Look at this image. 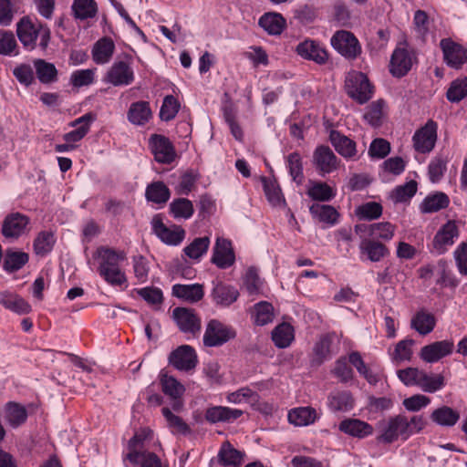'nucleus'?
Instances as JSON below:
<instances>
[{"instance_id":"f257e3e1","label":"nucleus","mask_w":467,"mask_h":467,"mask_svg":"<svg viewBox=\"0 0 467 467\" xmlns=\"http://www.w3.org/2000/svg\"><path fill=\"white\" fill-rule=\"evenodd\" d=\"M153 441V432L149 428H141L129 441L128 452L123 455V464L129 467H167L164 466L154 452L150 451V444Z\"/></svg>"},{"instance_id":"f03ea898","label":"nucleus","mask_w":467,"mask_h":467,"mask_svg":"<svg viewBox=\"0 0 467 467\" xmlns=\"http://www.w3.org/2000/svg\"><path fill=\"white\" fill-rule=\"evenodd\" d=\"M94 257L99 261L98 273L108 284L120 286L127 283L126 275L120 267L121 264L127 260L124 250L99 246Z\"/></svg>"},{"instance_id":"7ed1b4c3","label":"nucleus","mask_w":467,"mask_h":467,"mask_svg":"<svg viewBox=\"0 0 467 467\" xmlns=\"http://www.w3.org/2000/svg\"><path fill=\"white\" fill-rule=\"evenodd\" d=\"M16 35L27 51H33L37 47L41 51H46L51 39V31L47 25L27 16L17 22Z\"/></svg>"},{"instance_id":"20e7f679","label":"nucleus","mask_w":467,"mask_h":467,"mask_svg":"<svg viewBox=\"0 0 467 467\" xmlns=\"http://www.w3.org/2000/svg\"><path fill=\"white\" fill-rule=\"evenodd\" d=\"M345 83L348 95L359 104H364L372 98L373 87L364 73L358 71L348 73Z\"/></svg>"},{"instance_id":"39448f33","label":"nucleus","mask_w":467,"mask_h":467,"mask_svg":"<svg viewBox=\"0 0 467 467\" xmlns=\"http://www.w3.org/2000/svg\"><path fill=\"white\" fill-rule=\"evenodd\" d=\"M438 140V124L433 119H428L427 122L416 130L411 142L416 152L428 154L435 148Z\"/></svg>"},{"instance_id":"423d86ee","label":"nucleus","mask_w":467,"mask_h":467,"mask_svg":"<svg viewBox=\"0 0 467 467\" xmlns=\"http://www.w3.org/2000/svg\"><path fill=\"white\" fill-rule=\"evenodd\" d=\"M443 62L451 68L459 70L467 64V47L450 37L440 41Z\"/></svg>"},{"instance_id":"0eeeda50","label":"nucleus","mask_w":467,"mask_h":467,"mask_svg":"<svg viewBox=\"0 0 467 467\" xmlns=\"http://www.w3.org/2000/svg\"><path fill=\"white\" fill-rule=\"evenodd\" d=\"M127 60L115 61L104 76L103 81L114 87H125L130 85L135 75L131 67V57L126 55Z\"/></svg>"},{"instance_id":"6e6552de","label":"nucleus","mask_w":467,"mask_h":467,"mask_svg":"<svg viewBox=\"0 0 467 467\" xmlns=\"http://www.w3.org/2000/svg\"><path fill=\"white\" fill-rule=\"evenodd\" d=\"M153 234L164 244L177 246L185 238L184 229L176 224L166 225L160 214L155 215L151 220Z\"/></svg>"},{"instance_id":"1a4fd4ad","label":"nucleus","mask_w":467,"mask_h":467,"mask_svg":"<svg viewBox=\"0 0 467 467\" xmlns=\"http://www.w3.org/2000/svg\"><path fill=\"white\" fill-rule=\"evenodd\" d=\"M407 417L401 414L391 417L382 426L381 433L378 436V441L383 443H392L399 438L403 441L409 439L407 431Z\"/></svg>"},{"instance_id":"9d476101","label":"nucleus","mask_w":467,"mask_h":467,"mask_svg":"<svg viewBox=\"0 0 467 467\" xmlns=\"http://www.w3.org/2000/svg\"><path fill=\"white\" fill-rule=\"evenodd\" d=\"M332 47L348 58H356L361 52L358 38L349 31L339 30L331 37Z\"/></svg>"},{"instance_id":"9b49d317","label":"nucleus","mask_w":467,"mask_h":467,"mask_svg":"<svg viewBox=\"0 0 467 467\" xmlns=\"http://www.w3.org/2000/svg\"><path fill=\"white\" fill-rule=\"evenodd\" d=\"M416 56L414 52L407 47H397L390 57L389 72L393 77L401 78L411 69Z\"/></svg>"},{"instance_id":"f8f14e48","label":"nucleus","mask_w":467,"mask_h":467,"mask_svg":"<svg viewBox=\"0 0 467 467\" xmlns=\"http://www.w3.org/2000/svg\"><path fill=\"white\" fill-rule=\"evenodd\" d=\"M150 149L159 163L171 164L176 158V150L172 142L165 136L154 134L150 138Z\"/></svg>"},{"instance_id":"ddd939ff","label":"nucleus","mask_w":467,"mask_h":467,"mask_svg":"<svg viewBox=\"0 0 467 467\" xmlns=\"http://www.w3.org/2000/svg\"><path fill=\"white\" fill-rule=\"evenodd\" d=\"M234 335L230 327L213 319L208 323L203 342L208 347H218L233 338Z\"/></svg>"},{"instance_id":"4468645a","label":"nucleus","mask_w":467,"mask_h":467,"mask_svg":"<svg viewBox=\"0 0 467 467\" xmlns=\"http://www.w3.org/2000/svg\"><path fill=\"white\" fill-rule=\"evenodd\" d=\"M211 261L220 269L231 267L235 262L232 242L223 237H218L213 246Z\"/></svg>"},{"instance_id":"2eb2a0df","label":"nucleus","mask_w":467,"mask_h":467,"mask_svg":"<svg viewBox=\"0 0 467 467\" xmlns=\"http://www.w3.org/2000/svg\"><path fill=\"white\" fill-rule=\"evenodd\" d=\"M169 362L178 370L189 371L196 367L198 359L193 348L182 345L171 352Z\"/></svg>"},{"instance_id":"dca6fc26","label":"nucleus","mask_w":467,"mask_h":467,"mask_svg":"<svg viewBox=\"0 0 467 467\" xmlns=\"http://www.w3.org/2000/svg\"><path fill=\"white\" fill-rule=\"evenodd\" d=\"M358 249L360 260L371 263H379L389 254V250L383 243L368 237H361Z\"/></svg>"},{"instance_id":"f3484780","label":"nucleus","mask_w":467,"mask_h":467,"mask_svg":"<svg viewBox=\"0 0 467 467\" xmlns=\"http://www.w3.org/2000/svg\"><path fill=\"white\" fill-rule=\"evenodd\" d=\"M97 119V114L89 111L79 118L69 122L68 126L74 128L73 130L64 134L63 140L75 145L80 141L90 130L91 125Z\"/></svg>"},{"instance_id":"a211bd4d","label":"nucleus","mask_w":467,"mask_h":467,"mask_svg":"<svg viewBox=\"0 0 467 467\" xmlns=\"http://www.w3.org/2000/svg\"><path fill=\"white\" fill-rule=\"evenodd\" d=\"M355 230L358 234H365V237L389 242L394 237L396 226L389 222H380L370 224H357Z\"/></svg>"},{"instance_id":"6ab92c4d","label":"nucleus","mask_w":467,"mask_h":467,"mask_svg":"<svg viewBox=\"0 0 467 467\" xmlns=\"http://www.w3.org/2000/svg\"><path fill=\"white\" fill-rule=\"evenodd\" d=\"M459 236L458 227L453 221H448L436 233L432 245L438 254H444L449 246H451Z\"/></svg>"},{"instance_id":"aec40b11","label":"nucleus","mask_w":467,"mask_h":467,"mask_svg":"<svg viewBox=\"0 0 467 467\" xmlns=\"http://www.w3.org/2000/svg\"><path fill=\"white\" fill-rule=\"evenodd\" d=\"M296 51L301 57L312 60L319 65L325 64L328 59L326 48L316 40L306 39L300 42L296 46Z\"/></svg>"},{"instance_id":"412c9836","label":"nucleus","mask_w":467,"mask_h":467,"mask_svg":"<svg viewBox=\"0 0 467 467\" xmlns=\"http://www.w3.org/2000/svg\"><path fill=\"white\" fill-rule=\"evenodd\" d=\"M454 345L451 340L435 341L424 346L420 350V357L427 363H435L451 354Z\"/></svg>"},{"instance_id":"4be33fe9","label":"nucleus","mask_w":467,"mask_h":467,"mask_svg":"<svg viewBox=\"0 0 467 467\" xmlns=\"http://www.w3.org/2000/svg\"><path fill=\"white\" fill-rule=\"evenodd\" d=\"M29 218L20 213H13L5 217L2 226V234L6 238H17L25 234Z\"/></svg>"},{"instance_id":"5701e85b","label":"nucleus","mask_w":467,"mask_h":467,"mask_svg":"<svg viewBox=\"0 0 467 467\" xmlns=\"http://www.w3.org/2000/svg\"><path fill=\"white\" fill-rule=\"evenodd\" d=\"M314 164L322 175L331 173L337 167V159L327 146H319L314 152Z\"/></svg>"},{"instance_id":"b1692460","label":"nucleus","mask_w":467,"mask_h":467,"mask_svg":"<svg viewBox=\"0 0 467 467\" xmlns=\"http://www.w3.org/2000/svg\"><path fill=\"white\" fill-rule=\"evenodd\" d=\"M338 430L354 438L364 439L373 433V427L359 419L348 418L340 421Z\"/></svg>"},{"instance_id":"393cba45","label":"nucleus","mask_w":467,"mask_h":467,"mask_svg":"<svg viewBox=\"0 0 467 467\" xmlns=\"http://www.w3.org/2000/svg\"><path fill=\"white\" fill-rule=\"evenodd\" d=\"M115 43L109 36H103L96 41L91 49L92 59L97 65L108 64L115 52Z\"/></svg>"},{"instance_id":"a878e982","label":"nucleus","mask_w":467,"mask_h":467,"mask_svg":"<svg viewBox=\"0 0 467 467\" xmlns=\"http://www.w3.org/2000/svg\"><path fill=\"white\" fill-rule=\"evenodd\" d=\"M320 418V413L312 407H297L290 410L287 414L289 423L305 427L314 424Z\"/></svg>"},{"instance_id":"bb28decb","label":"nucleus","mask_w":467,"mask_h":467,"mask_svg":"<svg viewBox=\"0 0 467 467\" xmlns=\"http://www.w3.org/2000/svg\"><path fill=\"white\" fill-rule=\"evenodd\" d=\"M173 317L182 332L195 334L201 329L200 319L192 310L177 307L173 310Z\"/></svg>"},{"instance_id":"cd10ccee","label":"nucleus","mask_w":467,"mask_h":467,"mask_svg":"<svg viewBox=\"0 0 467 467\" xmlns=\"http://www.w3.org/2000/svg\"><path fill=\"white\" fill-rule=\"evenodd\" d=\"M161 385L163 393L173 400L172 408L175 410H179L182 405L180 399L185 391L184 386L174 377L167 374L161 375Z\"/></svg>"},{"instance_id":"c85d7f7f","label":"nucleus","mask_w":467,"mask_h":467,"mask_svg":"<svg viewBox=\"0 0 467 467\" xmlns=\"http://www.w3.org/2000/svg\"><path fill=\"white\" fill-rule=\"evenodd\" d=\"M244 414L239 409H233L224 406H213L206 410L205 419L210 423L230 422L237 420Z\"/></svg>"},{"instance_id":"c756f323","label":"nucleus","mask_w":467,"mask_h":467,"mask_svg":"<svg viewBox=\"0 0 467 467\" xmlns=\"http://www.w3.org/2000/svg\"><path fill=\"white\" fill-rule=\"evenodd\" d=\"M309 212L315 220L323 223L326 227L334 226L338 222L339 213L331 205L313 203Z\"/></svg>"},{"instance_id":"7c9ffc66","label":"nucleus","mask_w":467,"mask_h":467,"mask_svg":"<svg viewBox=\"0 0 467 467\" xmlns=\"http://www.w3.org/2000/svg\"><path fill=\"white\" fill-rule=\"evenodd\" d=\"M0 304L6 309L18 314L26 315L31 312V306L19 295L4 291L0 293Z\"/></svg>"},{"instance_id":"2f4dec72","label":"nucleus","mask_w":467,"mask_h":467,"mask_svg":"<svg viewBox=\"0 0 467 467\" xmlns=\"http://www.w3.org/2000/svg\"><path fill=\"white\" fill-rule=\"evenodd\" d=\"M329 140L338 154L344 158L350 159L356 156V142L337 130H332Z\"/></svg>"},{"instance_id":"473e14b6","label":"nucleus","mask_w":467,"mask_h":467,"mask_svg":"<svg viewBox=\"0 0 467 467\" xmlns=\"http://www.w3.org/2000/svg\"><path fill=\"white\" fill-rule=\"evenodd\" d=\"M460 412L451 407L442 405L434 410L430 415L433 423L441 427H453L460 420Z\"/></svg>"},{"instance_id":"72a5a7b5","label":"nucleus","mask_w":467,"mask_h":467,"mask_svg":"<svg viewBox=\"0 0 467 467\" xmlns=\"http://www.w3.org/2000/svg\"><path fill=\"white\" fill-rule=\"evenodd\" d=\"M244 457V453L234 448L228 441L223 442L218 451V461L223 466L240 467Z\"/></svg>"},{"instance_id":"f704fd0d","label":"nucleus","mask_w":467,"mask_h":467,"mask_svg":"<svg viewBox=\"0 0 467 467\" xmlns=\"http://www.w3.org/2000/svg\"><path fill=\"white\" fill-rule=\"evenodd\" d=\"M327 406L333 412L349 411L354 408V399L348 390L334 391L327 398Z\"/></svg>"},{"instance_id":"c9c22d12","label":"nucleus","mask_w":467,"mask_h":467,"mask_svg":"<svg viewBox=\"0 0 467 467\" xmlns=\"http://www.w3.org/2000/svg\"><path fill=\"white\" fill-rule=\"evenodd\" d=\"M259 26L269 35H281L286 26V21L282 15L275 12L265 13L258 21Z\"/></svg>"},{"instance_id":"e433bc0d","label":"nucleus","mask_w":467,"mask_h":467,"mask_svg":"<svg viewBox=\"0 0 467 467\" xmlns=\"http://www.w3.org/2000/svg\"><path fill=\"white\" fill-rule=\"evenodd\" d=\"M200 174L193 169L183 171L173 184L174 191L178 195H189L196 187Z\"/></svg>"},{"instance_id":"4c0bfd02","label":"nucleus","mask_w":467,"mask_h":467,"mask_svg":"<svg viewBox=\"0 0 467 467\" xmlns=\"http://www.w3.org/2000/svg\"><path fill=\"white\" fill-rule=\"evenodd\" d=\"M213 301L222 306H229L239 297L238 290L229 285L217 284L212 292Z\"/></svg>"},{"instance_id":"58836bf2","label":"nucleus","mask_w":467,"mask_h":467,"mask_svg":"<svg viewBox=\"0 0 467 467\" xmlns=\"http://www.w3.org/2000/svg\"><path fill=\"white\" fill-rule=\"evenodd\" d=\"M435 317L425 310H420L412 317L410 327L420 335L430 334L435 327Z\"/></svg>"},{"instance_id":"ea45409f","label":"nucleus","mask_w":467,"mask_h":467,"mask_svg":"<svg viewBox=\"0 0 467 467\" xmlns=\"http://www.w3.org/2000/svg\"><path fill=\"white\" fill-rule=\"evenodd\" d=\"M27 416L26 409L19 403L8 402L5 407V420L14 429L24 424Z\"/></svg>"},{"instance_id":"a19ab883","label":"nucleus","mask_w":467,"mask_h":467,"mask_svg":"<svg viewBox=\"0 0 467 467\" xmlns=\"http://www.w3.org/2000/svg\"><path fill=\"white\" fill-rule=\"evenodd\" d=\"M172 295L178 298L193 303L202 298L203 289L202 285L199 284H176L172 286Z\"/></svg>"},{"instance_id":"79ce46f5","label":"nucleus","mask_w":467,"mask_h":467,"mask_svg":"<svg viewBox=\"0 0 467 467\" xmlns=\"http://www.w3.org/2000/svg\"><path fill=\"white\" fill-rule=\"evenodd\" d=\"M145 196L148 202L163 205L165 204L170 197L171 192L164 182L158 181L149 184L145 191Z\"/></svg>"},{"instance_id":"37998d69","label":"nucleus","mask_w":467,"mask_h":467,"mask_svg":"<svg viewBox=\"0 0 467 467\" xmlns=\"http://www.w3.org/2000/svg\"><path fill=\"white\" fill-rule=\"evenodd\" d=\"M171 215L176 220H188L194 213L192 202L187 198H175L169 205Z\"/></svg>"},{"instance_id":"c03bdc74","label":"nucleus","mask_w":467,"mask_h":467,"mask_svg":"<svg viewBox=\"0 0 467 467\" xmlns=\"http://www.w3.org/2000/svg\"><path fill=\"white\" fill-rule=\"evenodd\" d=\"M151 110L147 101H137L130 105L128 111V119L134 125H144L149 121Z\"/></svg>"},{"instance_id":"a18cd8bd","label":"nucleus","mask_w":467,"mask_h":467,"mask_svg":"<svg viewBox=\"0 0 467 467\" xmlns=\"http://www.w3.org/2000/svg\"><path fill=\"white\" fill-rule=\"evenodd\" d=\"M450 199L448 195L438 192L425 197L420 203V209L423 213H431L448 207Z\"/></svg>"},{"instance_id":"49530a36","label":"nucleus","mask_w":467,"mask_h":467,"mask_svg":"<svg viewBox=\"0 0 467 467\" xmlns=\"http://www.w3.org/2000/svg\"><path fill=\"white\" fill-rule=\"evenodd\" d=\"M210 244L208 236L196 237L183 248V253L190 259L199 262L206 254Z\"/></svg>"},{"instance_id":"de8ad7c7","label":"nucleus","mask_w":467,"mask_h":467,"mask_svg":"<svg viewBox=\"0 0 467 467\" xmlns=\"http://www.w3.org/2000/svg\"><path fill=\"white\" fill-rule=\"evenodd\" d=\"M295 338L294 327L288 323H282L272 331V340L279 348L289 347Z\"/></svg>"},{"instance_id":"09e8293b","label":"nucleus","mask_w":467,"mask_h":467,"mask_svg":"<svg viewBox=\"0 0 467 467\" xmlns=\"http://www.w3.org/2000/svg\"><path fill=\"white\" fill-rule=\"evenodd\" d=\"M262 182L265 194L270 204L276 207L284 206L285 200L276 181L264 177Z\"/></svg>"},{"instance_id":"8fccbe9b","label":"nucleus","mask_w":467,"mask_h":467,"mask_svg":"<svg viewBox=\"0 0 467 467\" xmlns=\"http://www.w3.org/2000/svg\"><path fill=\"white\" fill-rule=\"evenodd\" d=\"M34 67L41 83L49 84L57 80V70L53 63L38 58L34 61Z\"/></svg>"},{"instance_id":"3c124183","label":"nucleus","mask_w":467,"mask_h":467,"mask_svg":"<svg viewBox=\"0 0 467 467\" xmlns=\"http://www.w3.org/2000/svg\"><path fill=\"white\" fill-rule=\"evenodd\" d=\"M253 320L257 326H265L274 320V307L266 301H261L254 306Z\"/></svg>"},{"instance_id":"603ef678","label":"nucleus","mask_w":467,"mask_h":467,"mask_svg":"<svg viewBox=\"0 0 467 467\" xmlns=\"http://www.w3.org/2000/svg\"><path fill=\"white\" fill-rule=\"evenodd\" d=\"M307 194L313 200L328 202L336 196L337 191L326 182H313L307 189Z\"/></svg>"},{"instance_id":"864d4df0","label":"nucleus","mask_w":467,"mask_h":467,"mask_svg":"<svg viewBox=\"0 0 467 467\" xmlns=\"http://www.w3.org/2000/svg\"><path fill=\"white\" fill-rule=\"evenodd\" d=\"M72 12L76 18L85 20L97 15L98 6L94 0H74Z\"/></svg>"},{"instance_id":"5fc2aeb1","label":"nucleus","mask_w":467,"mask_h":467,"mask_svg":"<svg viewBox=\"0 0 467 467\" xmlns=\"http://www.w3.org/2000/svg\"><path fill=\"white\" fill-rule=\"evenodd\" d=\"M467 97V77L457 78L451 81L446 99L451 103H458Z\"/></svg>"},{"instance_id":"6e6d98bb","label":"nucleus","mask_w":467,"mask_h":467,"mask_svg":"<svg viewBox=\"0 0 467 467\" xmlns=\"http://www.w3.org/2000/svg\"><path fill=\"white\" fill-rule=\"evenodd\" d=\"M96 68L78 69L71 73L69 83L74 88L88 87L95 83Z\"/></svg>"},{"instance_id":"4d7b16f0","label":"nucleus","mask_w":467,"mask_h":467,"mask_svg":"<svg viewBox=\"0 0 467 467\" xmlns=\"http://www.w3.org/2000/svg\"><path fill=\"white\" fill-rule=\"evenodd\" d=\"M415 341L411 338H405L400 340L395 346L394 350L390 353L393 362L400 363L410 361L413 355V346Z\"/></svg>"},{"instance_id":"13d9d810","label":"nucleus","mask_w":467,"mask_h":467,"mask_svg":"<svg viewBox=\"0 0 467 467\" xmlns=\"http://www.w3.org/2000/svg\"><path fill=\"white\" fill-rule=\"evenodd\" d=\"M444 377L441 374H428L422 370L419 380V388L425 392L434 393L444 387Z\"/></svg>"},{"instance_id":"bf43d9fd","label":"nucleus","mask_w":467,"mask_h":467,"mask_svg":"<svg viewBox=\"0 0 467 467\" xmlns=\"http://www.w3.org/2000/svg\"><path fill=\"white\" fill-rule=\"evenodd\" d=\"M448 160L441 155L435 156L428 165V177L431 183L441 181L447 171Z\"/></svg>"},{"instance_id":"052dcab7","label":"nucleus","mask_w":467,"mask_h":467,"mask_svg":"<svg viewBox=\"0 0 467 467\" xmlns=\"http://www.w3.org/2000/svg\"><path fill=\"white\" fill-rule=\"evenodd\" d=\"M28 254L22 251H9L4 259V269L8 273L21 269L28 262Z\"/></svg>"},{"instance_id":"680f3d73","label":"nucleus","mask_w":467,"mask_h":467,"mask_svg":"<svg viewBox=\"0 0 467 467\" xmlns=\"http://www.w3.org/2000/svg\"><path fill=\"white\" fill-rule=\"evenodd\" d=\"M56 239L52 232H40L34 241V250L37 255L44 256L51 252Z\"/></svg>"},{"instance_id":"e2e57ef3","label":"nucleus","mask_w":467,"mask_h":467,"mask_svg":"<svg viewBox=\"0 0 467 467\" xmlns=\"http://www.w3.org/2000/svg\"><path fill=\"white\" fill-rule=\"evenodd\" d=\"M161 412L173 434L185 435L190 432L187 423L181 417L173 414L169 408H162Z\"/></svg>"},{"instance_id":"0e129e2a","label":"nucleus","mask_w":467,"mask_h":467,"mask_svg":"<svg viewBox=\"0 0 467 467\" xmlns=\"http://www.w3.org/2000/svg\"><path fill=\"white\" fill-rule=\"evenodd\" d=\"M244 285L250 296L259 295L263 291L264 282L260 278L255 267H249L245 273Z\"/></svg>"},{"instance_id":"69168bd1","label":"nucleus","mask_w":467,"mask_h":467,"mask_svg":"<svg viewBox=\"0 0 467 467\" xmlns=\"http://www.w3.org/2000/svg\"><path fill=\"white\" fill-rule=\"evenodd\" d=\"M18 54L19 47L15 35L10 31L0 32V55L16 57Z\"/></svg>"},{"instance_id":"338daca9","label":"nucleus","mask_w":467,"mask_h":467,"mask_svg":"<svg viewBox=\"0 0 467 467\" xmlns=\"http://www.w3.org/2000/svg\"><path fill=\"white\" fill-rule=\"evenodd\" d=\"M384 102L378 100L367 107L364 119L372 127H379L382 123Z\"/></svg>"},{"instance_id":"774afa93","label":"nucleus","mask_w":467,"mask_h":467,"mask_svg":"<svg viewBox=\"0 0 467 467\" xmlns=\"http://www.w3.org/2000/svg\"><path fill=\"white\" fill-rule=\"evenodd\" d=\"M382 205L376 202H368L358 206L356 210V213L359 219L364 220H376L382 214Z\"/></svg>"}]
</instances>
